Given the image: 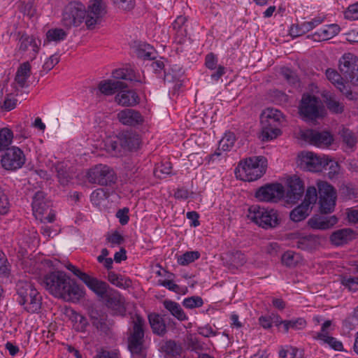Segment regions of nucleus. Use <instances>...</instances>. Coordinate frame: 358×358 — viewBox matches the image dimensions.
Instances as JSON below:
<instances>
[{
	"label": "nucleus",
	"mask_w": 358,
	"mask_h": 358,
	"mask_svg": "<svg viewBox=\"0 0 358 358\" xmlns=\"http://www.w3.org/2000/svg\"><path fill=\"white\" fill-rule=\"evenodd\" d=\"M320 245L319 237L315 235H299L294 241V246L298 249L305 251H312L315 250Z\"/></svg>",
	"instance_id": "22"
},
{
	"label": "nucleus",
	"mask_w": 358,
	"mask_h": 358,
	"mask_svg": "<svg viewBox=\"0 0 358 358\" xmlns=\"http://www.w3.org/2000/svg\"><path fill=\"white\" fill-rule=\"evenodd\" d=\"M148 322L154 334L163 337L167 333L166 324L163 317L156 313L148 315Z\"/></svg>",
	"instance_id": "24"
},
{
	"label": "nucleus",
	"mask_w": 358,
	"mask_h": 358,
	"mask_svg": "<svg viewBox=\"0 0 358 358\" xmlns=\"http://www.w3.org/2000/svg\"><path fill=\"white\" fill-rule=\"evenodd\" d=\"M184 70L182 66L179 64H170L169 68L164 71V82L172 83L177 82L178 86L181 85V83L178 84L180 81V78L184 75Z\"/></svg>",
	"instance_id": "28"
},
{
	"label": "nucleus",
	"mask_w": 358,
	"mask_h": 358,
	"mask_svg": "<svg viewBox=\"0 0 358 358\" xmlns=\"http://www.w3.org/2000/svg\"><path fill=\"white\" fill-rule=\"evenodd\" d=\"M138 95L132 90H122L116 96L115 100L122 106H133L138 103Z\"/></svg>",
	"instance_id": "31"
},
{
	"label": "nucleus",
	"mask_w": 358,
	"mask_h": 358,
	"mask_svg": "<svg viewBox=\"0 0 358 358\" xmlns=\"http://www.w3.org/2000/svg\"><path fill=\"white\" fill-rule=\"evenodd\" d=\"M108 280L113 285L122 289L129 288L131 285V280L129 278L118 275L114 271L108 273Z\"/></svg>",
	"instance_id": "34"
},
{
	"label": "nucleus",
	"mask_w": 358,
	"mask_h": 358,
	"mask_svg": "<svg viewBox=\"0 0 358 358\" xmlns=\"http://www.w3.org/2000/svg\"><path fill=\"white\" fill-rule=\"evenodd\" d=\"M41 41H36L33 36H29L26 33L21 34L19 38V50L21 52H26L31 48L29 52V57L34 59L36 57L40 50Z\"/></svg>",
	"instance_id": "19"
},
{
	"label": "nucleus",
	"mask_w": 358,
	"mask_h": 358,
	"mask_svg": "<svg viewBox=\"0 0 358 358\" xmlns=\"http://www.w3.org/2000/svg\"><path fill=\"white\" fill-rule=\"evenodd\" d=\"M313 338L323 341L324 343L328 344L334 350H344L343 345L341 341L337 340L334 337L328 336L327 334L317 333V335L313 337Z\"/></svg>",
	"instance_id": "35"
},
{
	"label": "nucleus",
	"mask_w": 358,
	"mask_h": 358,
	"mask_svg": "<svg viewBox=\"0 0 358 358\" xmlns=\"http://www.w3.org/2000/svg\"><path fill=\"white\" fill-rule=\"evenodd\" d=\"M59 183L65 186L71 179L68 171L67 165L64 162H57L54 166Z\"/></svg>",
	"instance_id": "38"
},
{
	"label": "nucleus",
	"mask_w": 358,
	"mask_h": 358,
	"mask_svg": "<svg viewBox=\"0 0 358 358\" xmlns=\"http://www.w3.org/2000/svg\"><path fill=\"white\" fill-rule=\"evenodd\" d=\"M298 165L304 171L320 172L328 166V158L321 157L312 152H301L298 155Z\"/></svg>",
	"instance_id": "13"
},
{
	"label": "nucleus",
	"mask_w": 358,
	"mask_h": 358,
	"mask_svg": "<svg viewBox=\"0 0 358 358\" xmlns=\"http://www.w3.org/2000/svg\"><path fill=\"white\" fill-rule=\"evenodd\" d=\"M10 203L5 189L0 186V214L6 215L8 213Z\"/></svg>",
	"instance_id": "54"
},
{
	"label": "nucleus",
	"mask_w": 358,
	"mask_h": 358,
	"mask_svg": "<svg viewBox=\"0 0 358 358\" xmlns=\"http://www.w3.org/2000/svg\"><path fill=\"white\" fill-rule=\"evenodd\" d=\"M145 336V320L143 317L136 314L135 320L133 321L132 332L128 337V348L134 356L139 358H145L146 352L144 347Z\"/></svg>",
	"instance_id": "5"
},
{
	"label": "nucleus",
	"mask_w": 358,
	"mask_h": 358,
	"mask_svg": "<svg viewBox=\"0 0 358 358\" xmlns=\"http://www.w3.org/2000/svg\"><path fill=\"white\" fill-rule=\"evenodd\" d=\"M150 66L157 76L164 77V71L166 70V68L164 58L161 57L159 59L152 60Z\"/></svg>",
	"instance_id": "53"
},
{
	"label": "nucleus",
	"mask_w": 358,
	"mask_h": 358,
	"mask_svg": "<svg viewBox=\"0 0 358 358\" xmlns=\"http://www.w3.org/2000/svg\"><path fill=\"white\" fill-rule=\"evenodd\" d=\"M301 136L304 141H308L310 144L317 147L330 145L334 141L332 135L327 131H317L308 129L304 131Z\"/></svg>",
	"instance_id": "15"
},
{
	"label": "nucleus",
	"mask_w": 358,
	"mask_h": 358,
	"mask_svg": "<svg viewBox=\"0 0 358 358\" xmlns=\"http://www.w3.org/2000/svg\"><path fill=\"white\" fill-rule=\"evenodd\" d=\"M31 206L33 213L36 219L43 220V215L50 209L52 203L46 197V194L44 192L37 191L33 196Z\"/></svg>",
	"instance_id": "16"
},
{
	"label": "nucleus",
	"mask_w": 358,
	"mask_h": 358,
	"mask_svg": "<svg viewBox=\"0 0 358 358\" xmlns=\"http://www.w3.org/2000/svg\"><path fill=\"white\" fill-rule=\"evenodd\" d=\"M338 222L335 215L330 217L315 216L308 220V225L314 229L326 230L331 228Z\"/></svg>",
	"instance_id": "25"
},
{
	"label": "nucleus",
	"mask_w": 358,
	"mask_h": 358,
	"mask_svg": "<svg viewBox=\"0 0 358 358\" xmlns=\"http://www.w3.org/2000/svg\"><path fill=\"white\" fill-rule=\"evenodd\" d=\"M124 153L138 149L141 138L138 134L131 131H124L119 134Z\"/></svg>",
	"instance_id": "21"
},
{
	"label": "nucleus",
	"mask_w": 358,
	"mask_h": 358,
	"mask_svg": "<svg viewBox=\"0 0 358 358\" xmlns=\"http://www.w3.org/2000/svg\"><path fill=\"white\" fill-rule=\"evenodd\" d=\"M281 74L283 78L290 84L296 85L299 83V78L296 74L289 68L283 67L281 69Z\"/></svg>",
	"instance_id": "59"
},
{
	"label": "nucleus",
	"mask_w": 358,
	"mask_h": 358,
	"mask_svg": "<svg viewBox=\"0 0 358 358\" xmlns=\"http://www.w3.org/2000/svg\"><path fill=\"white\" fill-rule=\"evenodd\" d=\"M323 22V18L320 17H315L311 21L303 22L302 23V29L305 31V33L310 31L313 29L315 27L320 24Z\"/></svg>",
	"instance_id": "63"
},
{
	"label": "nucleus",
	"mask_w": 358,
	"mask_h": 358,
	"mask_svg": "<svg viewBox=\"0 0 358 358\" xmlns=\"http://www.w3.org/2000/svg\"><path fill=\"white\" fill-rule=\"evenodd\" d=\"M117 116L119 121L124 125L135 127L143 122V117L140 112L131 108L120 110Z\"/></svg>",
	"instance_id": "20"
},
{
	"label": "nucleus",
	"mask_w": 358,
	"mask_h": 358,
	"mask_svg": "<svg viewBox=\"0 0 358 358\" xmlns=\"http://www.w3.org/2000/svg\"><path fill=\"white\" fill-rule=\"evenodd\" d=\"M319 194V208L322 214H329L335 209L336 191L335 188L327 182L317 183Z\"/></svg>",
	"instance_id": "9"
},
{
	"label": "nucleus",
	"mask_w": 358,
	"mask_h": 358,
	"mask_svg": "<svg viewBox=\"0 0 358 358\" xmlns=\"http://www.w3.org/2000/svg\"><path fill=\"white\" fill-rule=\"evenodd\" d=\"M10 273V265L3 252L0 250V275L8 277Z\"/></svg>",
	"instance_id": "56"
},
{
	"label": "nucleus",
	"mask_w": 358,
	"mask_h": 358,
	"mask_svg": "<svg viewBox=\"0 0 358 358\" xmlns=\"http://www.w3.org/2000/svg\"><path fill=\"white\" fill-rule=\"evenodd\" d=\"M341 138L347 148L354 150L357 143V138L355 134L348 128L343 127L340 131Z\"/></svg>",
	"instance_id": "39"
},
{
	"label": "nucleus",
	"mask_w": 358,
	"mask_h": 358,
	"mask_svg": "<svg viewBox=\"0 0 358 358\" xmlns=\"http://www.w3.org/2000/svg\"><path fill=\"white\" fill-rule=\"evenodd\" d=\"M203 304V301L202 298L199 296L185 298L182 301L183 306L189 309L201 307Z\"/></svg>",
	"instance_id": "55"
},
{
	"label": "nucleus",
	"mask_w": 358,
	"mask_h": 358,
	"mask_svg": "<svg viewBox=\"0 0 358 358\" xmlns=\"http://www.w3.org/2000/svg\"><path fill=\"white\" fill-rule=\"evenodd\" d=\"M16 300L28 313H38L41 309L42 296L34 285L26 280H19L16 283Z\"/></svg>",
	"instance_id": "2"
},
{
	"label": "nucleus",
	"mask_w": 358,
	"mask_h": 358,
	"mask_svg": "<svg viewBox=\"0 0 358 358\" xmlns=\"http://www.w3.org/2000/svg\"><path fill=\"white\" fill-rule=\"evenodd\" d=\"M322 105L319 97L304 93L299 106V113L302 120L315 121L322 117Z\"/></svg>",
	"instance_id": "7"
},
{
	"label": "nucleus",
	"mask_w": 358,
	"mask_h": 358,
	"mask_svg": "<svg viewBox=\"0 0 358 358\" xmlns=\"http://www.w3.org/2000/svg\"><path fill=\"white\" fill-rule=\"evenodd\" d=\"M127 87V84L120 80H104L98 85V89L100 92L106 96L113 95L119 90Z\"/></svg>",
	"instance_id": "26"
},
{
	"label": "nucleus",
	"mask_w": 358,
	"mask_h": 358,
	"mask_svg": "<svg viewBox=\"0 0 358 358\" xmlns=\"http://www.w3.org/2000/svg\"><path fill=\"white\" fill-rule=\"evenodd\" d=\"M287 190L286 197L291 203L297 202L304 194V184L303 180L296 176H292L287 179Z\"/></svg>",
	"instance_id": "17"
},
{
	"label": "nucleus",
	"mask_w": 358,
	"mask_h": 358,
	"mask_svg": "<svg viewBox=\"0 0 358 358\" xmlns=\"http://www.w3.org/2000/svg\"><path fill=\"white\" fill-rule=\"evenodd\" d=\"M105 301L106 306L113 310L114 314L124 315L126 312V308L124 304V300L120 294L115 290H110L106 296L102 298Z\"/></svg>",
	"instance_id": "18"
},
{
	"label": "nucleus",
	"mask_w": 358,
	"mask_h": 358,
	"mask_svg": "<svg viewBox=\"0 0 358 358\" xmlns=\"http://www.w3.org/2000/svg\"><path fill=\"white\" fill-rule=\"evenodd\" d=\"M266 158L264 156H255L241 161L236 169L243 180L252 182L260 178L266 173Z\"/></svg>",
	"instance_id": "4"
},
{
	"label": "nucleus",
	"mask_w": 358,
	"mask_h": 358,
	"mask_svg": "<svg viewBox=\"0 0 358 358\" xmlns=\"http://www.w3.org/2000/svg\"><path fill=\"white\" fill-rule=\"evenodd\" d=\"M266 115V122L268 126H275L276 124L280 122L282 118V113L278 109L275 108H267L264 112Z\"/></svg>",
	"instance_id": "45"
},
{
	"label": "nucleus",
	"mask_w": 358,
	"mask_h": 358,
	"mask_svg": "<svg viewBox=\"0 0 358 358\" xmlns=\"http://www.w3.org/2000/svg\"><path fill=\"white\" fill-rule=\"evenodd\" d=\"M59 62V57L57 54L51 55L43 64V70L46 73L52 70Z\"/></svg>",
	"instance_id": "62"
},
{
	"label": "nucleus",
	"mask_w": 358,
	"mask_h": 358,
	"mask_svg": "<svg viewBox=\"0 0 358 358\" xmlns=\"http://www.w3.org/2000/svg\"><path fill=\"white\" fill-rule=\"evenodd\" d=\"M281 134V131L275 126H268L266 124L262 131V141L267 142L271 141Z\"/></svg>",
	"instance_id": "44"
},
{
	"label": "nucleus",
	"mask_w": 358,
	"mask_h": 358,
	"mask_svg": "<svg viewBox=\"0 0 358 358\" xmlns=\"http://www.w3.org/2000/svg\"><path fill=\"white\" fill-rule=\"evenodd\" d=\"M66 268L79 278L90 290L101 299L106 296V294L110 290H112L106 282L90 275L88 273L82 271L80 268L71 263L66 264Z\"/></svg>",
	"instance_id": "6"
},
{
	"label": "nucleus",
	"mask_w": 358,
	"mask_h": 358,
	"mask_svg": "<svg viewBox=\"0 0 358 358\" xmlns=\"http://www.w3.org/2000/svg\"><path fill=\"white\" fill-rule=\"evenodd\" d=\"M309 213V206L302 203L290 212L289 217L293 222H299L305 220L308 216Z\"/></svg>",
	"instance_id": "37"
},
{
	"label": "nucleus",
	"mask_w": 358,
	"mask_h": 358,
	"mask_svg": "<svg viewBox=\"0 0 358 358\" xmlns=\"http://www.w3.org/2000/svg\"><path fill=\"white\" fill-rule=\"evenodd\" d=\"M217 57L214 53L210 52L206 55L205 65L208 69L215 70L217 68Z\"/></svg>",
	"instance_id": "64"
},
{
	"label": "nucleus",
	"mask_w": 358,
	"mask_h": 358,
	"mask_svg": "<svg viewBox=\"0 0 358 358\" xmlns=\"http://www.w3.org/2000/svg\"><path fill=\"white\" fill-rule=\"evenodd\" d=\"M87 177L90 183L101 186L110 185L117 180L114 170L110 166L101 164L90 169L87 173Z\"/></svg>",
	"instance_id": "10"
},
{
	"label": "nucleus",
	"mask_w": 358,
	"mask_h": 358,
	"mask_svg": "<svg viewBox=\"0 0 358 358\" xmlns=\"http://www.w3.org/2000/svg\"><path fill=\"white\" fill-rule=\"evenodd\" d=\"M13 138V131L8 128L0 129V151L6 150Z\"/></svg>",
	"instance_id": "46"
},
{
	"label": "nucleus",
	"mask_w": 358,
	"mask_h": 358,
	"mask_svg": "<svg viewBox=\"0 0 358 358\" xmlns=\"http://www.w3.org/2000/svg\"><path fill=\"white\" fill-rule=\"evenodd\" d=\"M248 217L257 226L266 230L276 228L281 222L277 210L259 205L249 207Z\"/></svg>",
	"instance_id": "3"
},
{
	"label": "nucleus",
	"mask_w": 358,
	"mask_h": 358,
	"mask_svg": "<svg viewBox=\"0 0 358 358\" xmlns=\"http://www.w3.org/2000/svg\"><path fill=\"white\" fill-rule=\"evenodd\" d=\"M317 199V189L314 186L308 187L305 195V199L302 202L304 204H307L310 207V204L315 203Z\"/></svg>",
	"instance_id": "58"
},
{
	"label": "nucleus",
	"mask_w": 358,
	"mask_h": 358,
	"mask_svg": "<svg viewBox=\"0 0 358 358\" xmlns=\"http://www.w3.org/2000/svg\"><path fill=\"white\" fill-rule=\"evenodd\" d=\"M227 255L230 265L233 267L242 266L247 261L245 255L239 250L229 252Z\"/></svg>",
	"instance_id": "43"
},
{
	"label": "nucleus",
	"mask_w": 358,
	"mask_h": 358,
	"mask_svg": "<svg viewBox=\"0 0 358 358\" xmlns=\"http://www.w3.org/2000/svg\"><path fill=\"white\" fill-rule=\"evenodd\" d=\"M67 36V33L62 29H51L46 33V38L48 41L59 42L64 41Z\"/></svg>",
	"instance_id": "50"
},
{
	"label": "nucleus",
	"mask_w": 358,
	"mask_h": 358,
	"mask_svg": "<svg viewBox=\"0 0 358 358\" xmlns=\"http://www.w3.org/2000/svg\"><path fill=\"white\" fill-rule=\"evenodd\" d=\"M301 260V255L292 250H287L281 257L282 264L287 267H294Z\"/></svg>",
	"instance_id": "40"
},
{
	"label": "nucleus",
	"mask_w": 358,
	"mask_h": 358,
	"mask_svg": "<svg viewBox=\"0 0 358 358\" xmlns=\"http://www.w3.org/2000/svg\"><path fill=\"white\" fill-rule=\"evenodd\" d=\"M163 305L164 308L178 320L185 321L188 320L187 316L185 313L180 305L177 302L173 301L171 300H164Z\"/></svg>",
	"instance_id": "32"
},
{
	"label": "nucleus",
	"mask_w": 358,
	"mask_h": 358,
	"mask_svg": "<svg viewBox=\"0 0 358 358\" xmlns=\"http://www.w3.org/2000/svg\"><path fill=\"white\" fill-rule=\"evenodd\" d=\"M339 71L344 79L355 86H358V57L348 52L339 59Z\"/></svg>",
	"instance_id": "11"
},
{
	"label": "nucleus",
	"mask_w": 358,
	"mask_h": 358,
	"mask_svg": "<svg viewBox=\"0 0 358 358\" xmlns=\"http://www.w3.org/2000/svg\"><path fill=\"white\" fill-rule=\"evenodd\" d=\"M87 10L78 1L70 2L65 6L62 14V24L65 27H78L85 20Z\"/></svg>",
	"instance_id": "8"
},
{
	"label": "nucleus",
	"mask_w": 358,
	"mask_h": 358,
	"mask_svg": "<svg viewBox=\"0 0 358 358\" xmlns=\"http://www.w3.org/2000/svg\"><path fill=\"white\" fill-rule=\"evenodd\" d=\"M112 76L116 80L122 79L142 83V81L137 78L134 71L131 68H122L115 69L113 71Z\"/></svg>",
	"instance_id": "33"
},
{
	"label": "nucleus",
	"mask_w": 358,
	"mask_h": 358,
	"mask_svg": "<svg viewBox=\"0 0 358 358\" xmlns=\"http://www.w3.org/2000/svg\"><path fill=\"white\" fill-rule=\"evenodd\" d=\"M236 136L233 132L225 133L222 138L219 141L218 150L229 151L234 147Z\"/></svg>",
	"instance_id": "42"
},
{
	"label": "nucleus",
	"mask_w": 358,
	"mask_h": 358,
	"mask_svg": "<svg viewBox=\"0 0 358 358\" xmlns=\"http://www.w3.org/2000/svg\"><path fill=\"white\" fill-rule=\"evenodd\" d=\"M41 285L52 296L67 301L83 296V289L63 271H50L39 278Z\"/></svg>",
	"instance_id": "1"
},
{
	"label": "nucleus",
	"mask_w": 358,
	"mask_h": 358,
	"mask_svg": "<svg viewBox=\"0 0 358 358\" xmlns=\"http://www.w3.org/2000/svg\"><path fill=\"white\" fill-rule=\"evenodd\" d=\"M136 55L138 58L143 59L154 60L155 57L153 55V48L149 44H141L136 48Z\"/></svg>",
	"instance_id": "47"
},
{
	"label": "nucleus",
	"mask_w": 358,
	"mask_h": 358,
	"mask_svg": "<svg viewBox=\"0 0 358 358\" xmlns=\"http://www.w3.org/2000/svg\"><path fill=\"white\" fill-rule=\"evenodd\" d=\"M285 194L284 187L281 183L273 182L265 184L257 188L255 192V197L260 202L276 203Z\"/></svg>",
	"instance_id": "12"
},
{
	"label": "nucleus",
	"mask_w": 358,
	"mask_h": 358,
	"mask_svg": "<svg viewBox=\"0 0 358 358\" xmlns=\"http://www.w3.org/2000/svg\"><path fill=\"white\" fill-rule=\"evenodd\" d=\"M341 284L349 291L355 292L358 290V277L342 276Z\"/></svg>",
	"instance_id": "52"
},
{
	"label": "nucleus",
	"mask_w": 358,
	"mask_h": 358,
	"mask_svg": "<svg viewBox=\"0 0 358 358\" xmlns=\"http://www.w3.org/2000/svg\"><path fill=\"white\" fill-rule=\"evenodd\" d=\"M87 13L101 18L105 13V7L101 0H94L88 6Z\"/></svg>",
	"instance_id": "51"
},
{
	"label": "nucleus",
	"mask_w": 358,
	"mask_h": 358,
	"mask_svg": "<svg viewBox=\"0 0 358 358\" xmlns=\"http://www.w3.org/2000/svg\"><path fill=\"white\" fill-rule=\"evenodd\" d=\"M344 16L345 19L350 20H358V2L349 6L344 12Z\"/></svg>",
	"instance_id": "61"
},
{
	"label": "nucleus",
	"mask_w": 358,
	"mask_h": 358,
	"mask_svg": "<svg viewBox=\"0 0 358 358\" xmlns=\"http://www.w3.org/2000/svg\"><path fill=\"white\" fill-rule=\"evenodd\" d=\"M172 171V166L170 162H166L162 164L160 166L157 167L154 171L155 176L159 178L165 177L171 174Z\"/></svg>",
	"instance_id": "60"
},
{
	"label": "nucleus",
	"mask_w": 358,
	"mask_h": 358,
	"mask_svg": "<svg viewBox=\"0 0 358 358\" xmlns=\"http://www.w3.org/2000/svg\"><path fill=\"white\" fill-rule=\"evenodd\" d=\"M160 350L168 356L176 357L180 355L182 348L175 341L169 340L162 344Z\"/></svg>",
	"instance_id": "36"
},
{
	"label": "nucleus",
	"mask_w": 358,
	"mask_h": 358,
	"mask_svg": "<svg viewBox=\"0 0 358 358\" xmlns=\"http://www.w3.org/2000/svg\"><path fill=\"white\" fill-rule=\"evenodd\" d=\"M326 76L338 89L343 92V89L345 87L343 83L344 78L341 73H338L336 70L328 69L326 70Z\"/></svg>",
	"instance_id": "41"
},
{
	"label": "nucleus",
	"mask_w": 358,
	"mask_h": 358,
	"mask_svg": "<svg viewBox=\"0 0 358 358\" xmlns=\"http://www.w3.org/2000/svg\"><path fill=\"white\" fill-rule=\"evenodd\" d=\"M325 103L327 108L332 113L341 114L344 111V105L332 96L327 97Z\"/></svg>",
	"instance_id": "48"
},
{
	"label": "nucleus",
	"mask_w": 358,
	"mask_h": 358,
	"mask_svg": "<svg viewBox=\"0 0 358 358\" xmlns=\"http://www.w3.org/2000/svg\"><path fill=\"white\" fill-rule=\"evenodd\" d=\"M354 231L351 229H342L332 233L330 236L331 243L336 245L347 243L352 238Z\"/></svg>",
	"instance_id": "30"
},
{
	"label": "nucleus",
	"mask_w": 358,
	"mask_h": 358,
	"mask_svg": "<svg viewBox=\"0 0 358 358\" xmlns=\"http://www.w3.org/2000/svg\"><path fill=\"white\" fill-rule=\"evenodd\" d=\"M104 148L112 157H119L124 155L119 134L106 138L104 141Z\"/></svg>",
	"instance_id": "27"
},
{
	"label": "nucleus",
	"mask_w": 358,
	"mask_h": 358,
	"mask_svg": "<svg viewBox=\"0 0 358 358\" xmlns=\"http://www.w3.org/2000/svg\"><path fill=\"white\" fill-rule=\"evenodd\" d=\"M24 162L23 151L15 146L8 148L1 160L3 168L8 171H15L21 168Z\"/></svg>",
	"instance_id": "14"
},
{
	"label": "nucleus",
	"mask_w": 358,
	"mask_h": 358,
	"mask_svg": "<svg viewBox=\"0 0 358 358\" xmlns=\"http://www.w3.org/2000/svg\"><path fill=\"white\" fill-rule=\"evenodd\" d=\"M340 30L341 28L337 24H327L313 34L308 35V38H311L315 41H327L336 36Z\"/></svg>",
	"instance_id": "23"
},
{
	"label": "nucleus",
	"mask_w": 358,
	"mask_h": 358,
	"mask_svg": "<svg viewBox=\"0 0 358 358\" xmlns=\"http://www.w3.org/2000/svg\"><path fill=\"white\" fill-rule=\"evenodd\" d=\"M187 21L185 16L180 15L172 23V27L176 30L175 42L178 44H183L185 42L187 30L183 27Z\"/></svg>",
	"instance_id": "29"
},
{
	"label": "nucleus",
	"mask_w": 358,
	"mask_h": 358,
	"mask_svg": "<svg viewBox=\"0 0 358 358\" xmlns=\"http://www.w3.org/2000/svg\"><path fill=\"white\" fill-rule=\"evenodd\" d=\"M106 241L113 248L116 245H120L124 242V238L118 231H114L110 234H108L106 238Z\"/></svg>",
	"instance_id": "57"
},
{
	"label": "nucleus",
	"mask_w": 358,
	"mask_h": 358,
	"mask_svg": "<svg viewBox=\"0 0 358 358\" xmlns=\"http://www.w3.org/2000/svg\"><path fill=\"white\" fill-rule=\"evenodd\" d=\"M200 257V253L198 251H187L180 255L177 258L178 264L182 266H187L190 263L194 262L195 260Z\"/></svg>",
	"instance_id": "49"
}]
</instances>
